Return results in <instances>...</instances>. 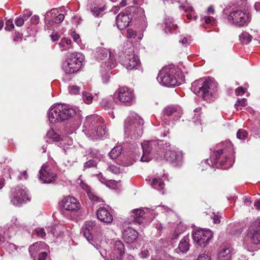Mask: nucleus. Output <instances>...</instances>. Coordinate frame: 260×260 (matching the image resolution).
I'll return each mask as SVG.
<instances>
[{
	"instance_id": "obj_24",
	"label": "nucleus",
	"mask_w": 260,
	"mask_h": 260,
	"mask_svg": "<svg viewBox=\"0 0 260 260\" xmlns=\"http://www.w3.org/2000/svg\"><path fill=\"white\" fill-rule=\"evenodd\" d=\"M164 115L167 116L174 115L178 119L180 118L181 115V110L180 107L175 106H169L166 107L163 111Z\"/></svg>"
},
{
	"instance_id": "obj_61",
	"label": "nucleus",
	"mask_w": 260,
	"mask_h": 260,
	"mask_svg": "<svg viewBox=\"0 0 260 260\" xmlns=\"http://www.w3.org/2000/svg\"><path fill=\"white\" fill-rule=\"evenodd\" d=\"M186 16L187 18L189 20H191L192 18H193L194 20L197 19V16H192V14L191 13L187 14L186 15Z\"/></svg>"
},
{
	"instance_id": "obj_51",
	"label": "nucleus",
	"mask_w": 260,
	"mask_h": 260,
	"mask_svg": "<svg viewBox=\"0 0 260 260\" xmlns=\"http://www.w3.org/2000/svg\"><path fill=\"white\" fill-rule=\"evenodd\" d=\"M127 37L128 38H134L136 36V32L131 29L127 30Z\"/></svg>"
},
{
	"instance_id": "obj_25",
	"label": "nucleus",
	"mask_w": 260,
	"mask_h": 260,
	"mask_svg": "<svg viewBox=\"0 0 260 260\" xmlns=\"http://www.w3.org/2000/svg\"><path fill=\"white\" fill-rule=\"evenodd\" d=\"M97 53V57L101 60L106 59L108 57V55L109 57L110 56V52L106 49L103 48H99Z\"/></svg>"
},
{
	"instance_id": "obj_49",
	"label": "nucleus",
	"mask_w": 260,
	"mask_h": 260,
	"mask_svg": "<svg viewBox=\"0 0 260 260\" xmlns=\"http://www.w3.org/2000/svg\"><path fill=\"white\" fill-rule=\"evenodd\" d=\"M245 92H246V89L242 87H239L235 90V92H236V94L237 95H239L241 94H243Z\"/></svg>"
},
{
	"instance_id": "obj_38",
	"label": "nucleus",
	"mask_w": 260,
	"mask_h": 260,
	"mask_svg": "<svg viewBox=\"0 0 260 260\" xmlns=\"http://www.w3.org/2000/svg\"><path fill=\"white\" fill-rule=\"evenodd\" d=\"M97 165V162L93 159H90L86 161L84 165V168H89L91 167H95Z\"/></svg>"
},
{
	"instance_id": "obj_17",
	"label": "nucleus",
	"mask_w": 260,
	"mask_h": 260,
	"mask_svg": "<svg viewBox=\"0 0 260 260\" xmlns=\"http://www.w3.org/2000/svg\"><path fill=\"white\" fill-rule=\"evenodd\" d=\"M116 20L118 29L123 30L129 26L131 18L128 14L121 12L117 16Z\"/></svg>"
},
{
	"instance_id": "obj_8",
	"label": "nucleus",
	"mask_w": 260,
	"mask_h": 260,
	"mask_svg": "<svg viewBox=\"0 0 260 260\" xmlns=\"http://www.w3.org/2000/svg\"><path fill=\"white\" fill-rule=\"evenodd\" d=\"M134 95L133 92L127 87L119 88L114 93L113 100L116 103L118 101L125 103L127 105H131L134 101Z\"/></svg>"
},
{
	"instance_id": "obj_13",
	"label": "nucleus",
	"mask_w": 260,
	"mask_h": 260,
	"mask_svg": "<svg viewBox=\"0 0 260 260\" xmlns=\"http://www.w3.org/2000/svg\"><path fill=\"white\" fill-rule=\"evenodd\" d=\"M248 236L253 244H260V219L251 223L248 229Z\"/></svg>"
},
{
	"instance_id": "obj_5",
	"label": "nucleus",
	"mask_w": 260,
	"mask_h": 260,
	"mask_svg": "<svg viewBox=\"0 0 260 260\" xmlns=\"http://www.w3.org/2000/svg\"><path fill=\"white\" fill-rule=\"evenodd\" d=\"M176 76V70L174 68L167 67L159 72L157 80L165 86H174L178 83Z\"/></svg>"
},
{
	"instance_id": "obj_55",
	"label": "nucleus",
	"mask_w": 260,
	"mask_h": 260,
	"mask_svg": "<svg viewBox=\"0 0 260 260\" xmlns=\"http://www.w3.org/2000/svg\"><path fill=\"white\" fill-rule=\"evenodd\" d=\"M31 15H32V13L30 11H25L24 12V13L22 15V18H24V20H26Z\"/></svg>"
},
{
	"instance_id": "obj_30",
	"label": "nucleus",
	"mask_w": 260,
	"mask_h": 260,
	"mask_svg": "<svg viewBox=\"0 0 260 260\" xmlns=\"http://www.w3.org/2000/svg\"><path fill=\"white\" fill-rule=\"evenodd\" d=\"M106 8L105 6L101 8L95 7L91 9V12L95 17H100L103 15V12L106 10Z\"/></svg>"
},
{
	"instance_id": "obj_46",
	"label": "nucleus",
	"mask_w": 260,
	"mask_h": 260,
	"mask_svg": "<svg viewBox=\"0 0 260 260\" xmlns=\"http://www.w3.org/2000/svg\"><path fill=\"white\" fill-rule=\"evenodd\" d=\"M197 260H211L210 257L205 253L200 254Z\"/></svg>"
},
{
	"instance_id": "obj_35",
	"label": "nucleus",
	"mask_w": 260,
	"mask_h": 260,
	"mask_svg": "<svg viewBox=\"0 0 260 260\" xmlns=\"http://www.w3.org/2000/svg\"><path fill=\"white\" fill-rule=\"evenodd\" d=\"M223 154V150L220 149L217 151H214L211 155V158L213 159L214 163H216L220 158V156Z\"/></svg>"
},
{
	"instance_id": "obj_6",
	"label": "nucleus",
	"mask_w": 260,
	"mask_h": 260,
	"mask_svg": "<svg viewBox=\"0 0 260 260\" xmlns=\"http://www.w3.org/2000/svg\"><path fill=\"white\" fill-rule=\"evenodd\" d=\"M80 53H73L70 55L66 62L63 63L62 69L66 74H73L77 72L82 66L83 58L80 57Z\"/></svg>"
},
{
	"instance_id": "obj_4",
	"label": "nucleus",
	"mask_w": 260,
	"mask_h": 260,
	"mask_svg": "<svg viewBox=\"0 0 260 260\" xmlns=\"http://www.w3.org/2000/svg\"><path fill=\"white\" fill-rule=\"evenodd\" d=\"M141 145L143 149V155L141 158V161L148 162L153 158H155L156 159L161 158L163 152L158 141H146Z\"/></svg>"
},
{
	"instance_id": "obj_59",
	"label": "nucleus",
	"mask_w": 260,
	"mask_h": 260,
	"mask_svg": "<svg viewBox=\"0 0 260 260\" xmlns=\"http://www.w3.org/2000/svg\"><path fill=\"white\" fill-rule=\"evenodd\" d=\"M111 62H106L107 64V67H109L110 68H113L115 67V62L112 59H110Z\"/></svg>"
},
{
	"instance_id": "obj_12",
	"label": "nucleus",
	"mask_w": 260,
	"mask_h": 260,
	"mask_svg": "<svg viewBox=\"0 0 260 260\" xmlns=\"http://www.w3.org/2000/svg\"><path fill=\"white\" fill-rule=\"evenodd\" d=\"M144 120L139 116H137L134 118H128L125 122V127L127 131L134 129L138 136L143 134V125Z\"/></svg>"
},
{
	"instance_id": "obj_14",
	"label": "nucleus",
	"mask_w": 260,
	"mask_h": 260,
	"mask_svg": "<svg viewBox=\"0 0 260 260\" xmlns=\"http://www.w3.org/2000/svg\"><path fill=\"white\" fill-rule=\"evenodd\" d=\"M97 228L98 226L95 221H87L83 226V235L87 240L93 246H95V241L93 239L91 233L95 231Z\"/></svg>"
},
{
	"instance_id": "obj_18",
	"label": "nucleus",
	"mask_w": 260,
	"mask_h": 260,
	"mask_svg": "<svg viewBox=\"0 0 260 260\" xmlns=\"http://www.w3.org/2000/svg\"><path fill=\"white\" fill-rule=\"evenodd\" d=\"M98 218L105 223H110L113 220L112 215L105 207L99 208L96 211Z\"/></svg>"
},
{
	"instance_id": "obj_34",
	"label": "nucleus",
	"mask_w": 260,
	"mask_h": 260,
	"mask_svg": "<svg viewBox=\"0 0 260 260\" xmlns=\"http://www.w3.org/2000/svg\"><path fill=\"white\" fill-rule=\"evenodd\" d=\"M47 137L52 139L53 141L59 142L61 141V138L59 135L54 133V131H49L47 134Z\"/></svg>"
},
{
	"instance_id": "obj_11",
	"label": "nucleus",
	"mask_w": 260,
	"mask_h": 260,
	"mask_svg": "<svg viewBox=\"0 0 260 260\" xmlns=\"http://www.w3.org/2000/svg\"><path fill=\"white\" fill-rule=\"evenodd\" d=\"M40 180L43 183H51L55 182L57 175L52 171L48 164H44L39 171Z\"/></svg>"
},
{
	"instance_id": "obj_36",
	"label": "nucleus",
	"mask_w": 260,
	"mask_h": 260,
	"mask_svg": "<svg viewBox=\"0 0 260 260\" xmlns=\"http://www.w3.org/2000/svg\"><path fill=\"white\" fill-rule=\"evenodd\" d=\"M83 99L86 104H90L92 101V96L89 93L82 92Z\"/></svg>"
},
{
	"instance_id": "obj_48",
	"label": "nucleus",
	"mask_w": 260,
	"mask_h": 260,
	"mask_svg": "<svg viewBox=\"0 0 260 260\" xmlns=\"http://www.w3.org/2000/svg\"><path fill=\"white\" fill-rule=\"evenodd\" d=\"M64 43L67 45H70L71 43V40L70 39L63 38L61 40L59 44L61 47H63L64 46Z\"/></svg>"
},
{
	"instance_id": "obj_63",
	"label": "nucleus",
	"mask_w": 260,
	"mask_h": 260,
	"mask_svg": "<svg viewBox=\"0 0 260 260\" xmlns=\"http://www.w3.org/2000/svg\"><path fill=\"white\" fill-rule=\"evenodd\" d=\"M179 236V233H174V234L172 235V237L171 238V240L172 241V240H176V239H178Z\"/></svg>"
},
{
	"instance_id": "obj_7",
	"label": "nucleus",
	"mask_w": 260,
	"mask_h": 260,
	"mask_svg": "<svg viewBox=\"0 0 260 260\" xmlns=\"http://www.w3.org/2000/svg\"><path fill=\"white\" fill-rule=\"evenodd\" d=\"M193 241L202 247H206L213 237V233L209 230L199 229L192 234Z\"/></svg>"
},
{
	"instance_id": "obj_15",
	"label": "nucleus",
	"mask_w": 260,
	"mask_h": 260,
	"mask_svg": "<svg viewBox=\"0 0 260 260\" xmlns=\"http://www.w3.org/2000/svg\"><path fill=\"white\" fill-rule=\"evenodd\" d=\"M60 206L67 211L75 212L81 207V205L76 198L74 197H68L62 200Z\"/></svg>"
},
{
	"instance_id": "obj_52",
	"label": "nucleus",
	"mask_w": 260,
	"mask_h": 260,
	"mask_svg": "<svg viewBox=\"0 0 260 260\" xmlns=\"http://www.w3.org/2000/svg\"><path fill=\"white\" fill-rule=\"evenodd\" d=\"M50 37L53 41H56L59 39V36L57 31H54L50 35Z\"/></svg>"
},
{
	"instance_id": "obj_47",
	"label": "nucleus",
	"mask_w": 260,
	"mask_h": 260,
	"mask_svg": "<svg viewBox=\"0 0 260 260\" xmlns=\"http://www.w3.org/2000/svg\"><path fill=\"white\" fill-rule=\"evenodd\" d=\"M36 234L38 236H41V237H44L46 236V233L45 232L44 229H38L36 230Z\"/></svg>"
},
{
	"instance_id": "obj_33",
	"label": "nucleus",
	"mask_w": 260,
	"mask_h": 260,
	"mask_svg": "<svg viewBox=\"0 0 260 260\" xmlns=\"http://www.w3.org/2000/svg\"><path fill=\"white\" fill-rule=\"evenodd\" d=\"M123 254L120 252L113 251L110 254L109 260H122V257Z\"/></svg>"
},
{
	"instance_id": "obj_28",
	"label": "nucleus",
	"mask_w": 260,
	"mask_h": 260,
	"mask_svg": "<svg viewBox=\"0 0 260 260\" xmlns=\"http://www.w3.org/2000/svg\"><path fill=\"white\" fill-rule=\"evenodd\" d=\"M177 25L172 23V21H166L164 30L166 34H171L173 33L177 29Z\"/></svg>"
},
{
	"instance_id": "obj_62",
	"label": "nucleus",
	"mask_w": 260,
	"mask_h": 260,
	"mask_svg": "<svg viewBox=\"0 0 260 260\" xmlns=\"http://www.w3.org/2000/svg\"><path fill=\"white\" fill-rule=\"evenodd\" d=\"M254 206L256 208L258 209H260V199L255 201L254 203Z\"/></svg>"
},
{
	"instance_id": "obj_53",
	"label": "nucleus",
	"mask_w": 260,
	"mask_h": 260,
	"mask_svg": "<svg viewBox=\"0 0 260 260\" xmlns=\"http://www.w3.org/2000/svg\"><path fill=\"white\" fill-rule=\"evenodd\" d=\"M30 21L32 24H37L39 22V17L35 15L30 18Z\"/></svg>"
},
{
	"instance_id": "obj_58",
	"label": "nucleus",
	"mask_w": 260,
	"mask_h": 260,
	"mask_svg": "<svg viewBox=\"0 0 260 260\" xmlns=\"http://www.w3.org/2000/svg\"><path fill=\"white\" fill-rule=\"evenodd\" d=\"M221 216H219L218 215L215 214L213 217L214 223L215 224H218L220 222V218Z\"/></svg>"
},
{
	"instance_id": "obj_10",
	"label": "nucleus",
	"mask_w": 260,
	"mask_h": 260,
	"mask_svg": "<svg viewBox=\"0 0 260 260\" xmlns=\"http://www.w3.org/2000/svg\"><path fill=\"white\" fill-rule=\"evenodd\" d=\"M228 20L239 26L247 25L249 21L248 15L241 10H236L231 12L228 17Z\"/></svg>"
},
{
	"instance_id": "obj_16",
	"label": "nucleus",
	"mask_w": 260,
	"mask_h": 260,
	"mask_svg": "<svg viewBox=\"0 0 260 260\" xmlns=\"http://www.w3.org/2000/svg\"><path fill=\"white\" fill-rule=\"evenodd\" d=\"M164 157L167 161L174 164V166L180 165L182 160V156L180 153L170 150H166Z\"/></svg>"
},
{
	"instance_id": "obj_29",
	"label": "nucleus",
	"mask_w": 260,
	"mask_h": 260,
	"mask_svg": "<svg viewBox=\"0 0 260 260\" xmlns=\"http://www.w3.org/2000/svg\"><path fill=\"white\" fill-rule=\"evenodd\" d=\"M252 39V36L247 32H243L239 36V40L243 44H248Z\"/></svg>"
},
{
	"instance_id": "obj_27",
	"label": "nucleus",
	"mask_w": 260,
	"mask_h": 260,
	"mask_svg": "<svg viewBox=\"0 0 260 260\" xmlns=\"http://www.w3.org/2000/svg\"><path fill=\"white\" fill-rule=\"evenodd\" d=\"M101 106L105 109H113L114 102L110 99H104L100 102Z\"/></svg>"
},
{
	"instance_id": "obj_32",
	"label": "nucleus",
	"mask_w": 260,
	"mask_h": 260,
	"mask_svg": "<svg viewBox=\"0 0 260 260\" xmlns=\"http://www.w3.org/2000/svg\"><path fill=\"white\" fill-rule=\"evenodd\" d=\"M164 184V181L160 178H154L151 183V185L153 188L157 189L161 188Z\"/></svg>"
},
{
	"instance_id": "obj_56",
	"label": "nucleus",
	"mask_w": 260,
	"mask_h": 260,
	"mask_svg": "<svg viewBox=\"0 0 260 260\" xmlns=\"http://www.w3.org/2000/svg\"><path fill=\"white\" fill-rule=\"evenodd\" d=\"M204 19L205 22L207 24H212L214 22L213 17H205Z\"/></svg>"
},
{
	"instance_id": "obj_43",
	"label": "nucleus",
	"mask_w": 260,
	"mask_h": 260,
	"mask_svg": "<svg viewBox=\"0 0 260 260\" xmlns=\"http://www.w3.org/2000/svg\"><path fill=\"white\" fill-rule=\"evenodd\" d=\"M24 19L22 17H18L15 19V23L17 26H22L24 22Z\"/></svg>"
},
{
	"instance_id": "obj_23",
	"label": "nucleus",
	"mask_w": 260,
	"mask_h": 260,
	"mask_svg": "<svg viewBox=\"0 0 260 260\" xmlns=\"http://www.w3.org/2000/svg\"><path fill=\"white\" fill-rule=\"evenodd\" d=\"M189 238L188 236H184L180 241L178 248L176 249L177 253H186L190 248Z\"/></svg>"
},
{
	"instance_id": "obj_31",
	"label": "nucleus",
	"mask_w": 260,
	"mask_h": 260,
	"mask_svg": "<svg viewBox=\"0 0 260 260\" xmlns=\"http://www.w3.org/2000/svg\"><path fill=\"white\" fill-rule=\"evenodd\" d=\"M113 251L120 252V253L124 254V246L123 243L121 241H116L114 243V246Z\"/></svg>"
},
{
	"instance_id": "obj_45",
	"label": "nucleus",
	"mask_w": 260,
	"mask_h": 260,
	"mask_svg": "<svg viewBox=\"0 0 260 260\" xmlns=\"http://www.w3.org/2000/svg\"><path fill=\"white\" fill-rule=\"evenodd\" d=\"M58 13L57 9H52L51 11H48L46 13L47 17H51L55 16Z\"/></svg>"
},
{
	"instance_id": "obj_2",
	"label": "nucleus",
	"mask_w": 260,
	"mask_h": 260,
	"mask_svg": "<svg viewBox=\"0 0 260 260\" xmlns=\"http://www.w3.org/2000/svg\"><path fill=\"white\" fill-rule=\"evenodd\" d=\"M191 90L204 100L210 102L215 91L216 85L211 79H200L191 84Z\"/></svg>"
},
{
	"instance_id": "obj_40",
	"label": "nucleus",
	"mask_w": 260,
	"mask_h": 260,
	"mask_svg": "<svg viewBox=\"0 0 260 260\" xmlns=\"http://www.w3.org/2000/svg\"><path fill=\"white\" fill-rule=\"evenodd\" d=\"M107 170L114 173V174H117L119 173H120V169L119 167L116 166H114V165H111L110 166H109Z\"/></svg>"
},
{
	"instance_id": "obj_60",
	"label": "nucleus",
	"mask_w": 260,
	"mask_h": 260,
	"mask_svg": "<svg viewBox=\"0 0 260 260\" xmlns=\"http://www.w3.org/2000/svg\"><path fill=\"white\" fill-rule=\"evenodd\" d=\"M19 177L20 179H22L23 178H24V179H26L27 178V171H23L21 174V175L19 176Z\"/></svg>"
},
{
	"instance_id": "obj_20",
	"label": "nucleus",
	"mask_w": 260,
	"mask_h": 260,
	"mask_svg": "<svg viewBox=\"0 0 260 260\" xmlns=\"http://www.w3.org/2000/svg\"><path fill=\"white\" fill-rule=\"evenodd\" d=\"M123 63L126 69L132 70L137 67L138 64V60L134 54L128 55L125 56V58L123 60Z\"/></svg>"
},
{
	"instance_id": "obj_22",
	"label": "nucleus",
	"mask_w": 260,
	"mask_h": 260,
	"mask_svg": "<svg viewBox=\"0 0 260 260\" xmlns=\"http://www.w3.org/2000/svg\"><path fill=\"white\" fill-rule=\"evenodd\" d=\"M144 211L142 209H136L131 212V220L135 223L141 224L143 222Z\"/></svg>"
},
{
	"instance_id": "obj_1",
	"label": "nucleus",
	"mask_w": 260,
	"mask_h": 260,
	"mask_svg": "<svg viewBox=\"0 0 260 260\" xmlns=\"http://www.w3.org/2000/svg\"><path fill=\"white\" fill-rule=\"evenodd\" d=\"M102 121L103 119L98 115L87 116L84 123L83 132L92 139H98L106 136L107 132Z\"/></svg>"
},
{
	"instance_id": "obj_42",
	"label": "nucleus",
	"mask_w": 260,
	"mask_h": 260,
	"mask_svg": "<svg viewBox=\"0 0 260 260\" xmlns=\"http://www.w3.org/2000/svg\"><path fill=\"white\" fill-rule=\"evenodd\" d=\"M6 25L5 29L7 30H10V29L14 28V25L13 23V21L11 19L6 21Z\"/></svg>"
},
{
	"instance_id": "obj_3",
	"label": "nucleus",
	"mask_w": 260,
	"mask_h": 260,
	"mask_svg": "<svg viewBox=\"0 0 260 260\" xmlns=\"http://www.w3.org/2000/svg\"><path fill=\"white\" fill-rule=\"evenodd\" d=\"M48 114L49 121L54 123L69 119L76 114V112L67 105L58 104L51 107Z\"/></svg>"
},
{
	"instance_id": "obj_41",
	"label": "nucleus",
	"mask_w": 260,
	"mask_h": 260,
	"mask_svg": "<svg viewBox=\"0 0 260 260\" xmlns=\"http://www.w3.org/2000/svg\"><path fill=\"white\" fill-rule=\"evenodd\" d=\"M80 87L76 85H72L70 86L69 91L71 93L74 94H78L79 92Z\"/></svg>"
},
{
	"instance_id": "obj_9",
	"label": "nucleus",
	"mask_w": 260,
	"mask_h": 260,
	"mask_svg": "<svg viewBox=\"0 0 260 260\" xmlns=\"http://www.w3.org/2000/svg\"><path fill=\"white\" fill-rule=\"evenodd\" d=\"M13 198L11 202L15 206H20L23 203L30 201V198L25 188L18 186L12 190Z\"/></svg>"
},
{
	"instance_id": "obj_26",
	"label": "nucleus",
	"mask_w": 260,
	"mask_h": 260,
	"mask_svg": "<svg viewBox=\"0 0 260 260\" xmlns=\"http://www.w3.org/2000/svg\"><path fill=\"white\" fill-rule=\"evenodd\" d=\"M121 151V147L120 146H117L111 150L109 153V155L111 159H115L120 154Z\"/></svg>"
},
{
	"instance_id": "obj_54",
	"label": "nucleus",
	"mask_w": 260,
	"mask_h": 260,
	"mask_svg": "<svg viewBox=\"0 0 260 260\" xmlns=\"http://www.w3.org/2000/svg\"><path fill=\"white\" fill-rule=\"evenodd\" d=\"M139 255L141 258H144L148 257L149 253L148 250H144L139 253Z\"/></svg>"
},
{
	"instance_id": "obj_21",
	"label": "nucleus",
	"mask_w": 260,
	"mask_h": 260,
	"mask_svg": "<svg viewBox=\"0 0 260 260\" xmlns=\"http://www.w3.org/2000/svg\"><path fill=\"white\" fill-rule=\"evenodd\" d=\"M233 254V248L229 246L223 247L218 252L217 260H231Z\"/></svg>"
},
{
	"instance_id": "obj_44",
	"label": "nucleus",
	"mask_w": 260,
	"mask_h": 260,
	"mask_svg": "<svg viewBox=\"0 0 260 260\" xmlns=\"http://www.w3.org/2000/svg\"><path fill=\"white\" fill-rule=\"evenodd\" d=\"M64 16L63 14H59L55 17L54 19V22L56 23H61L64 19Z\"/></svg>"
},
{
	"instance_id": "obj_64",
	"label": "nucleus",
	"mask_w": 260,
	"mask_h": 260,
	"mask_svg": "<svg viewBox=\"0 0 260 260\" xmlns=\"http://www.w3.org/2000/svg\"><path fill=\"white\" fill-rule=\"evenodd\" d=\"M254 8L257 12L260 11V3H256L254 5Z\"/></svg>"
},
{
	"instance_id": "obj_39",
	"label": "nucleus",
	"mask_w": 260,
	"mask_h": 260,
	"mask_svg": "<svg viewBox=\"0 0 260 260\" xmlns=\"http://www.w3.org/2000/svg\"><path fill=\"white\" fill-rule=\"evenodd\" d=\"M99 178L100 181L102 183L105 184L107 186L109 185V183H112L113 184L115 183V180H107L101 174L99 175Z\"/></svg>"
},
{
	"instance_id": "obj_50",
	"label": "nucleus",
	"mask_w": 260,
	"mask_h": 260,
	"mask_svg": "<svg viewBox=\"0 0 260 260\" xmlns=\"http://www.w3.org/2000/svg\"><path fill=\"white\" fill-rule=\"evenodd\" d=\"M241 105L242 106H245L246 105V100L245 99H242L241 100H238L235 104V106Z\"/></svg>"
},
{
	"instance_id": "obj_19",
	"label": "nucleus",
	"mask_w": 260,
	"mask_h": 260,
	"mask_svg": "<svg viewBox=\"0 0 260 260\" xmlns=\"http://www.w3.org/2000/svg\"><path fill=\"white\" fill-rule=\"evenodd\" d=\"M138 232L130 228H126L123 232V238L127 243H133L137 238Z\"/></svg>"
},
{
	"instance_id": "obj_37",
	"label": "nucleus",
	"mask_w": 260,
	"mask_h": 260,
	"mask_svg": "<svg viewBox=\"0 0 260 260\" xmlns=\"http://www.w3.org/2000/svg\"><path fill=\"white\" fill-rule=\"evenodd\" d=\"M248 136V133L244 129H239L237 133V137L239 139H244Z\"/></svg>"
},
{
	"instance_id": "obj_57",
	"label": "nucleus",
	"mask_w": 260,
	"mask_h": 260,
	"mask_svg": "<svg viewBox=\"0 0 260 260\" xmlns=\"http://www.w3.org/2000/svg\"><path fill=\"white\" fill-rule=\"evenodd\" d=\"M47 255V253L46 252L40 253L39 255L38 260H46Z\"/></svg>"
}]
</instances>
